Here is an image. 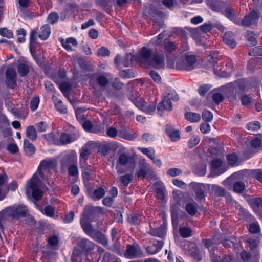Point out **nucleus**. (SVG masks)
<instances>
[{
	"label": "nucleus",
	"instance_id": "nucleus-1",
	"mask_svg": "<svg viewBox=\"0 0 262 262\" xmlns=\"http://www.w3.org/2000/svg\"><path fill=\"white\" fill-rule=\"evenodd\" d=\"M57 162L60 164L63 170L66 167V154L62 153L57 159H46L41 161L37 171L27 182L26 194L29 198L38 200L42 197V192L40 189L41 185L43 183L50 185L51 171L56 168Z\"/></svg>",
	"mask_w": 262,
	"mask_h": 262
},
{
	"label": "nucleus",
	"instance_id": "nucleus-2",
	"mask_svg": "<svg viewBox=\"0 0 262 262\" xmlns=\"http://www.w3.org/2000/svg\"><path fill=\"white\" fill-rule=\"evenodd\" d=\"M256 179L260 182H262V169H244L236 172L231 179L237 178L242 179L243 180H247L249 178Z\"/></svg>",
	"mask_w": 262,
	"mask_h": 262
},
{
	"label": "nucleus",
	"instance_id": "nucleus-3",
	"mask_svg": "<svg viewBox=\"0 0 262 262\" xmlns=\"http://www.w3.org/2000/svg\"><path fill=\"white\" fill-rule=\"evenodd\" d=\"M234 174V173L232 174L230 177H228L225 180H224L222 184L226 186L228 189L232 190L236 193H241L245 189V185L244 182L243 181L242 179L233 178H231Z\"/></svg>",
	"mask_w": 262,
	"mask_h": 262
},
{
	"label": "nucleus",
	"instance_id": "nucleus-4",
	"mask_svg": "<svg viewBox=\"0 0 262 262\" xmlns=\"http://www.w3.org/2000/svg\"><path fill=\"white\" fill-rule=\"evenodd\" d=\"M196 60L194 55H186L176 62V68L180 70L190 71L194 69Z\"/></svg>",
	"mask_w": 262,
	"mask_h": 262
},
{
	"label": "nucleus",
	"instance_id": "nucleus-5",
	"mask_svg": "<svg viewBox=\"0 0 262 262\" xmlns=\"http://www.w3.org/2000/svg\"><path fill=\"white\" fill-rule=\"evenodd\" d=\"M190 187L192 189L195 194V199L198 201L204 200L205 198V192L210 185L202 183L192 182L190 184Z\"/></svg>",
	"mask_w": 262,
	"mask_h": 262
},
{
	"label": "nucleus",
	"instance_id": "nucleus-6",
	"mask_svg": "<svg viewBox=\"0 0 262 262\" xmlns=\"http://www.w3.org/2000/svg\"><path fill=\"white\" fill-rule=\"evenodd\" d=\"M43 138L50 144L58 146H62L66 144V133H62L59 137L57 136L53 133L43 134Z\"/></svg>",
	"mask_w": 262,
	"mask_h": 262
},
{
	"label": "nucleus",
	"instance_id": "nucleus-7",
	"mask_svg": "<svg viewBox=\"0 0 262 262\" xmlns=\"http://www.w3.org/2000/svg\"><path fill=\"white\" fill-rule=\"evenodd\" d=\"M53 80L66 97V71L64 69H59V71L53 76Z\"/></svg>",
	"mask_w": 262,
	"mask_h": 262
},
{
	"label": "nucleus",
	"instance_id": "nucleus-8",
	"mask_svg": "<svg viewBox=\"0 0 262 262\" xmlns=\"http://www.w3.org/2000/svg\"><path fill=\"white\" fill-rule=\"evenodd\" d=\"M94 145V142L89 141L82 147L80 150V163H87L86 161L89 158Z\"/></svg>",
	"mask_w": 262,
	"mask_h": 262
},
{
	"label": "nucleus",
	"instance_id": "nucleus-9",
	"mask_svg": "<svg viewBox=\"0 0 262 262\" xmlns=\"http://www.w3.org/2000/svg\"><path fill=\"white\" fill-rule=\"evenodd\" d=\"M6 83L9 88H14L16 86V72L14 68L9 67L5 72Z\"/></svg>",
	"mask_w": 262,
	"mask_h": 262
},
{
	"label": "nucleus",
	"instance_id": "nucleus-10",
	"mask_svg": "<svg viewBox=\"0 0 262 262\" xmlns=\"http://www.w3.org/2000/svg\"><path fill=\"white\" fill-rule=\"evenodd\" d=\"M152 50L146 47H142L140 51L139 55L140 61L146 65L148 66L150 63V60L152 58Z\"/></svg>",
	"mask_w": 262,
	"mask_h": 262
},
{
	"label": "nucleus",
	"instance_id": "nucleus-11",
	"mask_svg": "<svg viewBox=\"0 0 262 262\" xmlns=\"http://www.w3.org/2000/svg\"><path fill=\"white\" fill-rule=\"evenodd\" d=\"M133 60L134 56L131 53H127L122 57L118 54L115 58V63L117 66L122 64L124 67H127L132 63Z\"/></svg>",
	"mask_w": 262,
	"mask_h": 262
},
{
	"label": "nucleus",
	"instance_id": "nucleus-12",
	"mask_svg": "<svg viewBox=\"0 0 262 262\" xmlns=\"http://www.w3.org/2000/svg\"><path fill=\"white\" fill-rule=\"evenodd\" d=\"M148 66L157 69H163L165 67L164 57L163 54L156 53L154 54L150 60V63Z\"/></svg>",
	"mask_w": 262,
	"mask_h": 262
},
{
	"label": "nucleus",
	"instance_id": "nucleus-13",
	"mask_svg": "<svg viewBox=\"0 0 262 262\" xmlns=\"http://www.w3.org/2000/svg\"><path fill=\"white\" fill-rule=\"evenodd\" d=\"M133 161L134 159L129 155L127 154H121L120 155L118 159V163L116 165V169L117 172L119 174H121L124 172V171L122 170L119 167V164L125 166L129 164H131Z\"/></svg>",
	"mask_w": 262,
	"mask_h": 262
},
{
	"label": "nucleus",
	"instance_id": "nucleus-14",
	"mask_svg": "<svg viewBox=\"0 0 262 262\" xmlns=\"http://www.w3.org/2000/svg\"><path fill=\"white\" fill-rule=\"evenodd\" d=\"M125 255L129 258L139 257L141 255L140 247L135 245H128L127 246Z\"/></svg>",
	"mask_w": 262,
	"mask_h": 262
},
{
	"label": "nucleus",
	"instance_id": "nucleus-15",
	"mask_svg": "<svg viewBox=\"0 0 262 262\" xmlns=\"http://www.w3.org/2000/svg\"><path fill=\"white\" fill-rule=\"evenodd\" d=\"M69 178L68 181L70 184L76 183L78 180L79 171L77 164H72L68 167Z\"/></svg>",
	"mask_w": 262,
	"mask_h": 262
},
{
	"label": "nucleus",
	"instance_id": "nucleus-16",
	"mask_svg": "<svg viewBox=\"0 0 262 262\" xmlns=\"http://www.w3.org/2000/svg\"><path fill=\"white\" fill-rule=\"evenodd\" d=\"M80 224L85 233L90 236L95 231L89 221V216L86 213L83 214L80 220Z\"/></svg>",
	"mask_w": 262,
	"mask_h": 262
},
{
	"label": "nucleus",
	"instance_id": "nucleus-17",
	"mask_svg": "<svg viewBox=\"0 0 262 262\" xmlns=\"http://www.w3.org/2000/svg\"><path fill=\"white\" fill-rule=\"evenodd\" d=\"M30 68L31 64L28 61H23L18 63L17 70L21 77H25L29 73Z\"/></svg>",
	"mask_w": 262,
	"mask_h": 262
},
{
	"label": "nucleus",
	"instance_id": "nucleus-18",
	"mask_svg": "<svg viewBox=\"0 0 262 262\" xmlns=\"http://www.w3.org/2000/svg\"><path fill=\"white\" fill-rule=\"evenodd\" d=\"M47 247L48 248L53 250H56L59 247V239L58 236L56 234H53L47 239Z\"/></svg>",
	"mask_w": 262,
	"mask_h": 262
},
{
	"label": "nucleus",
	"instance_id": "nucleus-19",
	"mask_svg": "<svg viewBox=\"0 0 262 262\" xmlns=\"http://www.w3.org/2000/svg\"><path fill=\"white\" fill-rule=\"evenodd\" d=\"M80 168L82 169V177L84 182H88L91 179L92 174L91 166L87 163H80Z\"/></svg>",
	"mask_w": 262,
	"mask_h": 262
},
{
	"label": "nucleus",
	"instance_id": "nucleus-20",
	"mask_svg": "<svg viewBox=\"0 0 262 262\" xmlns=\"http://www.w3.org/2000/svg\"><path fill=\"white\" fill-rule=\"evenodd\" d=\"M164 99L160 102L157 106L158 110L160 115H162V113L164 110L170 111L172 109V105L170 99L166 98L165 96Z\"/></svg>",
	"mask_w": 262,
	"mask_h": 262
},
{
	"label": "nucleus",
	"instance_id": "nucleus-21",
	"mask_svg": "<svg viewBox=\"0 0 262 262\" xmlns=\"http://www.w3.org/2000/svg\"><path fill=\"white\" fill-rule=\"evenodd\" d=\"M38 33L36 30H33L31 31L30 34V51L34 59L36 60L35 57V46L37 42Z\"/></svg>",
	"mask_w": 262,
	"mask_h": 262
},
{
	"label": "nucleus",
	"instance_id": "nucleus-22",
	"mask_svg": "<svg viewBox=\"0 0 262 262\" xmlns=\"http://www.w3.org/2000/svg\"><path fill=\"white\" fill-rule=\"evenodd\" d=\"M148 233L154 236L160 238H163L166 234V228L165 225H162L157 229H155L150 227Z\"/></svg>",
	"mask_w": 262,
	"mask_h": 262
},
{
	"label": "nucleus",
	"instance_id": "nucleus-23",
	"mask_svg": "<svg viewBox=\"0 0 262 262\" xmlns=\"http://www.w3.org/2000/svg\"><path fill=\"white\" fill-rule=\"evenodd\" d=\"M151 167L150 165L143 160L140 164L139 170L137 172L138 177H142L144 178L149 172L151 171Z\"/></svg>",
	"mask_w": 262,
	"mask_h": 262
},
{
	"label": "nucleus",
	"instance_id": "nucleus-24",
	"mask_svg": "<svg viewBox=\"0 0 262 262\" xmlns=\"http://www.w3.org/2000/svg\"><path fill=\"white\" fill-rule=\"evenodd\" d=\"M91 238L97 242L104 246H108V241L106 236L100 231H95L90 236Z\"/></svg>",
	"mask_w": 262,
	"mask_h": 262
},
{
	"label": "nucleus",
	"instance_id": "nucleus-25",
	"mask_svg": "<svg viewBox=\"0 0 262 262\" xmlns=\"http://www.w3.org/2000/svg\"><path fill=\"white\" fill-rule=\"evenodd\" d=\"M165 131L172 141H177L180 139L179 131L174 129L171 126L167 125L166 126Z\"/></svg>",
	"mask_w": 262,
	"mask_h": 262
},
{
	"label": "nucleus",
	"instance_id": "nucleus-26",
	"mask_svg": "<svg viewBox=\"0 0 262 262\" xmlns=\"http://www.w3.org/2000/svg\"><path fill=\"white\" fill-rule=\"evenodd\" d=\"M118 136L122 139L129 141L135 140L137 137V135L135 133L128 132L125 128L119 130Z\"/></svg>",
	"mask_w": 262,
	"mask_h": 262
},
{
	"label": "nucleus",
	"instance_id": "nucleus-27",
	"mask_svg": "<svg viewBox=\"0 0 262 262\" xmlns=\"http://www.w3.org/2000/svg\"><path fill=\"white\" fill-rule=\"evenodd\" d=\"M51 34V27L49 25H45L42 26L39 30L38 37L41 40L47 39Z\"/></svg>",
	"mask_w": 262,
	"mask_h": 262
},
{
	"label": "nucleus",
	"instance_id": "nucleus-28",
	"mask_svg": "<svg viewBox=\"0 0 262 262\" xmlns=\"http://www.w3.org/2000/svg\"><path fill=\"white\" fill-rule=\"evenodd\" d=\"M105 194V191L102 187H99L95 189L93 192H89L90 198L93 201H97L102 199Z\"/></svg>",
	"mask_w": 262,
	"mask_h": 262
},
{
	"label": "nucleus",
	"instance_id": "nucleus-29",
	"mask_svg": "<svg viewBox=\"0 0 262 262\" xmlns=\"http://www.w3.org/2000/svg\"><path fill=\"white\" fill-rule=\"evenodd\" d=\"M198 209V204L195 202H189L185 205V210L191 216L195 215Z\"/></svg>",
	"mask_w": 262,
	"mask_h": 262
},
{
	"label": "nucleus",
	"instance_id": "nucleus-30",
	"mask_svg": "<svg viewBox=\"0 0 262 262\" xmlns=\"http://www.w3.org/2000/svg\"><path fill=\"white\" fill-rule=\"evenodd\" d=\"M224 42L229 46L231 48L236 46V43L233 39V34L232 32H226L223 37Z\"/></svg>",
	"mask_w": 262,
	"mask_h": 262
},
{
	"label": "nucleus",
	"instance_id": "nucleus-31",
	"mask_svg": "<svg viewBox=\"0 0 262 262\" xmlns=\"http://www.w3.org/2000/svg\"><path fill=\"white\" fill-rule=\"evenodd\" d=\"M79 246L86 252L92 251L96 246L95 244L87 239H82L79 242Z\"/></svg>",
	"mask_w": 262,
	"mask_h": 262
},
{
	"label": "nucleus",
	"instance_id": "nucleus-32",
	"mask_svg": "<svg viewBox=\"0 0 262 262\" xmlns=\"http://www.w3.org/2000/svg\"><path fill=\"white\" fill-rule=\"evenodd\" d=\"M177 48V45L174 42L169 40H165L164 42L163 49L166 54L173 52Z\"/></svg>",
	"mask_w": 262,
	"mask_h": 262
},
{
	"label": "nucleus",
	"instance_id": "nucleus-33",
	"mask_svg": "<svg viewBox=\"0 0 262 262\" xmlns=\"http://www.w3.org/2000/svg\"><path fill=\"white\" fill-rule=\"evenodd\" d=\"M24 149L26 155L28 156H31L35 151L34 146L27 139L24 140Z\"/></svg>",
	"mask_w": 262,
	"mask_h": 262
},
{
	"label": "nucleus",
	"instance_id": "nucleus-34",
	"mask_svg": "<svg viewBox=\"0 0 262 262\" xmlns=\"http://www.w3.org/2000/svg\"><path fill=\"white\" fill-rule=\"evenodd\" d=\"M210 192L215 196H224L226 194V190L219 185H212Z\"/></svg>",
	"mask_w": 262,
	"mask_h": 262
},
{
	"label": "nucleus",
	"instance_id": "nucleus-35",
	"mask_svg": "<svg viewBox=\"0 0 262 262\" xmlns=\"http://www.w3.org/2000/svg\"><path fill=\"white\" fill-rule=\"evenodd\" d=\"M110 76V74L108 73H105L104 74L99 75L96 79V81L98 85L102 88L105 87L108 84L107 77Z\"/></svg>",
	"mask_w": 262,
	"mask_h": 262
},
{
	"label": "nucleus",
	"instance_id": "nucleus-36",
	"mask_svg": "<svg viewBox=\"0 0 262 262\" xmlns=\"http://www.w3.org/2000/svg\"><path fill=\"white\" fill-rule=\"evenodd\" d=\"M27 137L32 141H35L37 137V132L33 125H29L27 127L26 131Z\"/></svg>",
	"mask_w": 262,
	"mask_h": 262
},
{
	"label": "nucleus",
	"instance_id": "nucleus-37",
	"mask_svg": "<svg viewBox=\"0 0 262 262\" xmlns=\"http://www.w3.org/2000/svg\"><path fill=\"white\" fill-rule=\"evenodd\" d=\"M185 118L191 122H198L201 120L199 114L187 112L185 114Z\"/></svg>",
	"mask_w": 262,
	"mask_h": 262
},
{
	"label": "nucleus",
	"instance_id": "nucleus-38",
	"mask_svg": "<svg viewBox=\"0 0 262 262\" xmlns=\"http://www.w3.org/2000/svg\"><path fill=\"white\" fill-rule=\"evenodd\" d=\"M129 99L132 102L141 110L142 108H144V104L145 103V102L143 98L132 96L130 97Z\"/></svg>",
	"mask_w": 262,
	"mask_h": 262
},
{
	"label": "nucleus",
	"instance_id": "nucleus-39",
	"mask_svg": "<svg viewBox=\"0 0 262 262\" xmlns=\"http://www.w3.org/2000/svg\"><path fill=\"white\" fill-rule=\"evenodd\" d=\"M172 196L174 203L178 205H180L183 202V193L179 190L173 191Z\"/></svg>",
	"mask_w": 262,
	"mask_h": 262
},
{
	"label": "nucleus",
	"instance_id": "nucleus-40",
	"mask_svg": "<svg viewBox=\"0 0 262 262\" xmlns=\"http://www.w3.org/2000/svg\"><path fill=\"white\" fill-rule=\"evenodd\" d=\"M164 96H165L166 98L174 101H178L179 99V97L176 92L172 89H167L165 91Z\"/></svg>",
	"mask_w": 262,
	"mask_h": 262
},
{
	"label": "nucleus",
	"instance_id": "nucleus-41",
	"mask_svg": "<svg viewBox=\"0 0 262 262\" xmlns=\"http://www.w3.org/2000/svg\"><path fill=\"white\" fill-rule=\"evenodd\" d=\"M138 150H140L142 153L145 155L151 160H154L155 157V150L151 147L149 148H143L139 147Z\"/></svg>",
	"mask_w": 262,
	"mask_h": 262
},
{
	"label": "nucleus",
	"instance_id": "nucleus-42",
	"mask_svg": "<svg viewBox=\"0 0 262 262\" xmlns=\"http://www.w3.org/2000/svg\"><path fill=\"white\" fill-rule=\"evenodd\" d=\"M53 100L54 101L55 106L57 111L61 114H64L65 113V108L62 101L56 96L53 97Z\"/></svg>",
	"mask_w": 262,
	"mask_h": 262
},
{
	"label": "nucleus",
	"instance_id": "nucleus-43",
	"mask_svg": "<svg viewBox=\"0 0 262 262\" xmlns=\"http://www.w3.org/2000/svg\"><path fill=\"white\" fill-rule=\"evenodd\" d=\"M179 205L172 204L170 206L171 216L172 223L178 221V212L179 209Z\"/></svg>",
	"mask_w": 262,
	"mask_h": 262
},
{
	"label": "nucleus",
	"instance_id": "nucleus-44",
	"mask_svg": "<svg viewBox=\"0 0 262 262\" xmlns=\"http://www.w3.org/2000/svg\"><path fill=\"white\" fill-rule=\"evenodd\" d=\"M179 233L182 237L187 238L192 235V230L188 227H181L179 228Z\"/></svg>",
	"mask_w": 262,
	"mask_h": 262
},
{
	"label": "nucleus",
	"instance_id": "nucleus-45",
	"mask_svg": "<svg viewBox=\"0 0 262 262\" xmlns=\"http://www.w3.org/2000/svg\"><path fill=\"white\" fill-rule=\"evenodd\" d=\"M249 203L254 209L262 207V200L260 198H255L251 199L249 201Z\"/></svg>",
	"mask_w": 262,
	"mask_h": 262
},
{
	"label": "nucleus",
	"instance_id": "nucleus-46",
	"mask_svg": "<svg viewBox=\"0 0 262 262\" xmlns=\"http://www.w3.org/2000/svg\"><path fill=\"white\" fill-rule=\"evenodd\" d=\"M77 159L76 152L74 150L70 151L67 156V162L72 163V164H76Z\"/></svg>",
	"mask_w": 262,
	"mask_h": 262
},
{
	"label": "nucleus",
	"instance_id": "nucleus-47",
	"mask_svg": "<svg viewBox=\"0 0 262 262\" xmlns=\"http://www.w3.org/2000/svg\"><path fill=\"white\" fill-rule=\"evenodd\" d=\"M105 130V124L103 123H100L93 125L92 133L99 134L103 133Z\"/></svg>",
	"mask_w": 262,
	"mask_h": 262
},
{
	"label": "nucleus",
	"instance_id": "nucleus-48",
	"mask_svg": "<svg viewBox=\"0 0 262 262\" xmlns=\"http://www.w3.org/2000/svg\"><path fill=\"white\" fill-rule=\"evenodd\" d=\"M260 128V124L258 121H253L248 123L246 125V128L250 131H257Z\"/></svg>",
	"mask_w": 262,
	"mask_h": 262
},
{
	"label": "nucleus",
	"instance_id": "nucleus-49",
	"mask_svg": "<svg viewBox=\"0 0 262 262\" xmlns=\"http://www.w3.org/2000/svg\"><path fill=\"white\" fill-rule=\"evenodd\" d=\"M120 179L121 183L126 187L132 181L133 175L131 174H126L121 176Z\"/></svg>",
	"mask_w": 262,
	"mask_h": 262
},
{
	"label": "nucleus",
	"instance_id": "nucleus-50",
	"mask_svg": "<svg viewBox=\"0 0 262 262\" xmlns=\"http://www.w3.org/2000/svg\"><path fill=\"white\" fill-rule=\"evenodd\" d=\"M248 230L252 234L259 233L260 231L259 225L257 222L250 224Z\"/></svg>",
	"mask_w": 262,
	"mask_h": 262
},
{
	"label": "nucleus",
	"instance_id": "nucleus-51",
	"mask_svg": "<svg viewBox=\"0 0 262 262\" xmlns=\"http://www.w3.org/2000/svg\"><path fill=\"white\" fill-rule=\"evenodd\" d=\"M200 138L198 136L193 135L188 142L189 147L191 148L194 147L200 142Z\"/></svg>",
	"mask_w": 262,
	"mask_h": 262
},
{
	"label": "nucleus",
	"instance_id": "nucleus-52",
	"mask_svg": "<svg viewBox=\"0 0 262 262\" xmlns=\"http://www.w3.org/2000/svg\"><path fill=\"white\" fill-rule=\"evenodd\" d=\"M202 119L206 122H211L213 119V114L210 111L205 110L202 114Z\"/></svg>",
	"mask_w": 262,
	"mask_h": 262
},
{
	"label": "nucleus",
	"instance_id": "nucleus-53",
	"mask_svg": "<svg viewBox=\"0 0 262 262\" xmlns=\"http://www.w3.org/2000/svg\"><path fill=\"white\" fill-rule=\"evenodd\" d=\"M247 40L249 41V45L250 46H256L257 43V41L254 36V33L253 32H248L247 33Z\"/></svg>",
	"mask_w": 262,
	"mask_h": 262
},
{
	"label": "nucleus",
	"instance_id": "nucleus-54",
	"mask_svg": "<svg viewBox=\"0 0 262 262\" xmlns=\"http://www.w3.org/2000/svg\"><path fill=\"white\" fill-rule=\"evenodd\" d=\"M0 35L7 38H11L13 37V32L6 28H0Z\"/></svg>",
	"mask_w": 262,
	"mask_h": 262
},
{
	"label": "nucleus",
	"instance_id": "nucleus-55",
	"mask_svg": "<svg viewBox=\"0 0 262 262\" xmlns=\"http://www.w3.org/2000/svg\"><path fill=\"white\" fill-rule=\"evenodd\" d=\"M79 137L78 132L75 131L72 134H67V144L76 140Z\"/></svg>",
	"mask_w": 262,
	"mask_h": 262
},
{
	"label": "nucleus",
	"instance_id": "nucleus-56",
	"mask_svg": "<svg viewBox=\"0 0 262 262\" xmlns=\"http://www.w3.org/2000/svg\"><path fill=\"white\" fill-rule=\"evenodd\" d=\"M59 19V15L55 12L51 13L47 17L48 23L53 24L58 21Z\"/></svg>",
	"mask_w": 262,
	"mask_h": 262
},
{
	"label": "nucleus",
	"instance_id": "nucleus-57",
	"mask_svg": "<svg viewBox=\"0 0 262 262\" xmlns=\"http://www.w3.org/2000/svg\"><path fill=\"white\" fill-rule=\"evenodd\" d=\"M39 103V98L38 97H33L30 102V109L32 111H35L38 108Z\"/></svg>",
	"mask_w": 262,
	"mask_h": 262
},
{
	"label": "nucleus",
	"instance_id": "nucleus-58",
	"mask_svg": "<svg viewBox=\"0 0 262 262\" xmlns=\"http://www.w3.org/2000/svg\"><path fill=\"white\" fill-rule=\"evenodd\" d=\"M164 245V242L163 241H156L152 244V246L155 247L156 250L154 251L151 252V254H156L159 252L162 248L163 247Z\"/></svg>",
	"mask_w": 262,
	"mask_h": 262
},
{
	"label": "nucleus",
	"instance_id": "nucleus-59",
	"mask_svg": "<svg viewBox=\"0 0 262 262\" xmlns=\"http://www.w3.org/2000/svg\"><path fill=\"white\" fill-rule=\"evenodd\" d=\"M237 24L244 26H250L251 24H253L251 19L246 15L241 20H238Z\"/></svg>",
	"mask_w": 262,
	"mask_h": 262
},
{
	"label": "nucleus",
	"instance_id": "nucleus-60",
	"mask_svg": "<svg viewBox=\"0 0 262 262\" xmlns=\"http://www.w3.org/2000/svg\"><path fill=\"white\" fill-rule=\"evenodd\" d=\"M240 99L242 104L244 106L250 105L252 102L251 97L246 94L241 96Z\"/></svg>",
	"mask_w": 262,
	"mask_h": 262
},
{
	"label": "nucleus",
	"instance_id": "nucleus-61",
	"mask_svg": "<svg viewBox=\"0 0 262 262\" xmlns=\"http://www.w3.org/2000/svg\"><path fill=\"white\" fill-rule=\"evenodd\" d=\"M182 170L177 168H171L169 169L167 171V174L171 177H176L182 173Z\"/></svg>",
	"mask_w": 262,
	"mask_h": 262
},
{
	"label": "nucleus",
	"instance_id": "nucleus-62",
	"mask_svg": "<svg viewBox=\"0 0 262 262\" xmlns=\"http://www.w3.org/2000/svg\"><path fill=\"white\" fill-rule=\"evenodd\" d=\"M164 34L161 33L157 36L154 37L150 41V42L154 46L159 45L163 39Z\"/></svg>",
	"mask_w": 262,
	"mask_h": 262
},
{
	"label": "nucleus",
	"instance_id": "nucleus-63",
	"mask_svg": "<svg viewBox=\"0 0 262 262\" xmlns=\"http://www.w3.org/2000/svg\"><path fill=\"white\" fill-rule=\"evenodd\" d=\"M141 216L137 214H131L130 216L128 217V222L133 224H138L141 220Z\"/></svg>",
	"mask_w": 262,
	"mask_h": 262
},
{
	"label": "nucleus",
	"instance_id": "nucleus-64",
	"mask_svg": "<svg viewBox=\"0 0 262 262\" xmlns=\"http://www.w3.org/2000/svg\"><path fill=\"white\" fill-rule=\"evenodd\" d=\"M250 56H262V46L256 47L249 53Z\"/></svg>",
	"mask_w": 262,
	"mask_h": 262
}]
</instances>
